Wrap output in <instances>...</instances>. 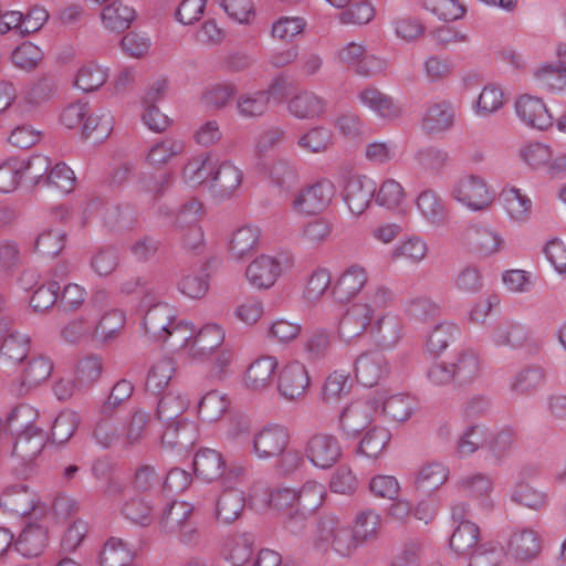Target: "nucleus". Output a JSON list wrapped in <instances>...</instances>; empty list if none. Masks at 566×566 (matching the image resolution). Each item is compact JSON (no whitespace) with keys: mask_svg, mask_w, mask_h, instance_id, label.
<instances>
[{"mask_svg":"<svg viewBox=\"0 0 566 566\" xmlns=\"http://www.w3.org/2000/svg\"><path fill=\"white\" fill-rule=\"evenodd\" d=\"M395 301L394 292L386 285L370 287L363 302L354 303L339 322L338 333L345 340L363 335L365 326Z\"/></svg>","mask_w":566,"mask_h":566,"instance_id":"f257e3e1","label":"nucleus"},{"mask_svg":"<svg viewBox=\"0 0 566 566\" xmlns=\"http://www.w3.org/2000/svg\"><path fill=\"white\" fill-rule=\"evenodd\" d=\"M143 325L145 333L155 342H166L170 336L178 337L188 331V324L176 322L175 310L167 303L159 301L148 304Z\"/></svg>","mask_w":566,"mask_h":566,"instance_id":"f03ea898","label":"nucleus"},{"mask_svg":"<svg viewBox=\"0 0 566 566\" xmlns=\"http://www.w3.org/2000/svg\"><path fill=\"white\" fill-rule=\"evenodd\" d=\"M188 329L192 332V328ZM184 340L182 349L193 360L205 361L221 347L224 342V332L217 324H207L196 334L186 335L182 332L179 336Z\"/></svg>","mask_w":566,"mask_h":566,"instance_id":"7ed1b4c3","label":"nucleus"},{"mask_svg":"<svg viewBox=\"0 0 566 566\" xmlns=\"http://www.w3.org/2000/svg\"><path fill=\"white\" fill-rule=\"evenodd\" d=\"M335 196L332 181L321 179L313 185L302 188L292 200V209L298 214H317L323 212Z\"/></svg>","mask_w":566,"mask_h":566,"instance_id":"20e7f679","label":"nucleus"},{"mask_svg":"<svg viewBox=\"0 0 566 566\" xmlns=\"http://www.w3.org/2000/svg\"><path fill=\"white\" fill-rule=\"evenodd\" d=\"M290 443L289 429L279 423H268L253 434L252 452L266 460L280 457Z\"/></svg>","mask_w":566,"mask_h":566,"instance_id":"39448f33","label":"nucleus"},{"mask_svg":"<svg viewBox=\"0 0 566 566\" xmlns=\"http://www.w3.org/2000/svg\"><path fill=\"white\" fill-rule=\"evenodd\" d=\"M0 507L10 514L19 516H35L44 513L38 495L25 484L7 486L0 495Z\"/></svg>","mask_w":566,"mask_h":566,"instance_id":"423d86ee","label":"nucleus"},{"mask_svg":"<svg viewBox=\"0 0 566 566\" xmlns=\"http://www.w3.org/2000/svg\"><path fill=\"white\" fill-rule=\"evenodd\" d=\"M304 454L314 467L326 470L338 462L342 447L335 436L317 432L307 440Z\"/></svg>","mask_w":566,"mask_h":566,"instance_id":"0eeeda50","label":"nucleus"},{"mask_svg":"<svg viewBox=\"0 0 566 566\" xmlns=\"http://www.w3.org/2000/svg\"><path fill=\"white\" fill-rule=\"evenodd\" d=\"M451 197L472 210H482L493 200L486 182L479 176H465L452 188Z\"/></svg>","mask_w":566,"mask_h":566,"instance_id":"6e6552de","label":"nucleus"},{"mask_svg":"<svg viewBox=\"0 0 566 566\" xmlns=\"http://www.w3.org/2000/svg\"><path fill=\"white\" fill-rule=\"evenodd\" d=\"M318 534L322 541L331 542L332 548L342 556H349L361 544L353 528L340 525L332 516L319 521Z\"/></svg>","mask_w":566,"mask_h":566,"instance_id":"1a4fd4ad","label":"nucleus"},{"mask_svg":"<svg viewBox=\"0 0 566 566\" xmlns=\"http://www.w3.org/2000/svg\"><path fill=\"white\" fill-rule=\"evenodd\" d=\"M402 325L400 319L390 314H379L365 326L364 333L377 347L389 349L401 338Z\"/></svg>","mask_w":566,"mask_h":566,"instance_id":"9d476101","label":"nucleus"},{"mask_svg":"<svg viewBox=\"0 0 566 566\" xmlns=\"http://www.w3.org/2000/svg\"><path fill=\"white\" fill-rule=\"evenodd\" d=\"M306 367L300 361L285 365L279 374L277 390L289 401L303 398L310 387Z\"/></svg>","mask_w":566,"mask_h":566,"instance_id":"9b49d317","label":"nucleus"},{"mask_svg":"<svg viewBox=\"0 0 566 566\" xmlns=\"http://www.w3.org/2000/svg\"><path fill=\"white\" fill-rule=\"evenodd\" d=\"M45 441L46 434L41 428L27 424L14 441L12 457L17 459L19 464L29 467L41 454Z\"/></svg>","mask_w":566,"mask_h":566,"instance_id":"f8f14e48","label":"nucleus"},{"mask_svg":"<svg viewBox=\"0 0 566 566\" xmlns=\"http://www.w3.org/2000/svg\"><path fill=\"white\" fill-rule=\"evenodd\" d=\"M375 193L374 180L361 175H350L345 182L343 198L350 212L360 216L369 207Z\"/></svg>","mask_w":566,"mask_h":566,"instance_id":"ddd939ff","label":"nucleus"},{"mask_svg":"<svg viewBox=\"0 0 566 566\" xmlns=\"http://www.w3.org/2000/svg\"><path fill=\"white\" fill-rule=\"evenodd\" d=\"M542 552V538L531 527L514 530L507 543V554L515 560L526 563L535 559Z\"/></svg>","mask_w":566,"mask_h":566,"instance_id":"4468645a","label":"nucleus"},{"mask_svg":"<svg viewBox=\"0 0 566 566\" xmlns=\"http://www.w3.org/2000/svg\"><path fill=\"white\" fill-rule=\"evenodd\" d=\"M462 241L471 252L481 256L496 253L503 243L497 232L480 224L468 227L462 234Z\"/></svg>","mask_w":566,"mask_h":566,"instance_id":"2eb2a0df","label":"nucleus"},{"mask_svg":"<svg viewBox=\"0 0 566 566\" xmlns=\"http://www.w3.org/2000/svg\"><path fill=\"white\" fill-rule=\"evenodd\" d=\"M515 111L521 120L531 127L544 130L553 125V116L539 97L522 95L515 103Z\"/></svg>","mask_w":566,"mask_h":566,"instance_id":"dca6fc26","label":"nucleus"},{"mask_svg":"<svg viewBox=\"0 0 566 566\" xmlns=\"http://www.w3.org/2000/svg\"><path fill=\"white\" fill-rule=\"evenodd\" d=\"M387 373L388 361L381 352L364 353L356 359L355 375L365 387L377 385Z\"/></svg>","mask_w":566,"mask_h":566,"instance_id":"f3484780","label":"nucleus"},{"mask_svg":"<svg viewBox=\"0 0 566 566\" xmlns=\"http://www.w3.org/2000/svg\"><path fill=\"white\" fill-rule=\"evenodd\" d=\"M93 437L103 448L122 447L124 448V423L114 417V411L103 412L95 422Z\"/></svg>","mask_w":566,"mask_h":566,"instance_id":"a211bd4d","label":"nucleus"},{"mask_svg":"<svg viewBox=\"0 0 566 566\" xmlns=\"http://www.w3.org/2000/svg\"><path fill=\"white\" fill-rule=\"evenodd\" d=\"M242 171L231 161L224 160L216 165L211 178V188L214 195L221 199L230 198L241 186Z\"/></svg>","mask_w":566,"mask_h":566,"instance_id":"6ab92c4d","label":"nucleus"},{"mask_svg":"<svg viewBox=\"0 0 566 566\" xmlns=\"http://www.w3.org/2000/svg\"><path fill=\"white\" fill-rule=\"evenodd\" d=\"M358 99L379 117L394 120L401 116L402 109L395 99L379 88L368 86L359 92Z\"/></svg>","mask_w":566,"mask_h":566,"instance_id":"aec40b11","label":"nucleus"},{"mask_svg":"<svg viewBox=\"0 0 566 566\" xmlns=\"http://www.w3.org/2000/svg\"><path fill=\"white\" fill-rule=\"evenodd\" d=\"M367 281V270L359 264H353L337 280L333 289L334 296L339 302H348L360 293Z\"/></svg>","mask_w":566,"mask_h":566,"instance_id":"412c9836","label":"nucleus"},{"mask_svg":"<svg viewBox=\"0 0 566 566\" xmlns=\"http://www.w3.org/2000/svg\"><path fill=\"white\" fill-rule=\"evenodd\" d=\"M280 273V263L274 258L261 255L247 268L245 276L253 286L269 289L275 283Z\"/></svg>","mask_w":566,"mask_h":566,"instance_id":"4be33fe9","label":"nucleus"},{"mask_svg":"<svg viewBox=\"0 0 566 566\" xmlns=\"http://www.w3.org/2000/svg\"><path fill=\"white\" fill-rule=\"evenodd\" d=\"M375 407L368 401H356L340 413V426L347 434L355 436L366 429L370 422Z\"/></svg>","mask_w":566,"mask_h":566,"instance_id":"5701e85b","label":"nucleus"},{"mask_svg":"<svg viewBox=\"0 0 566 566\" xmlns=\"http://www.w3.org/2000/svg\"><path fill=\"white\" fill-rule=\"evenodd\" d=\"M48 544V531L40 524L27 525L14 542V548L22 556L32 558L39 556Z\"/></svg>","mask_w":566,"mask_h":566,"instance_id":"b1692460","label":"nucleus"},{"mask_svg":"<svg viewBox=\"0 0 566 566\" xmlns=\"http://www.w3.org/2000/svg\"><path fill=\"white\" fill-rule=\"evenodd\" d=\"M455 111L451 102L440 101L431 104L422 119V127L429 134H439L454 124Z\"/></svg>","mask_w":566,"mask_h":566,"instance_id":"393cba45","label":"nucleus"},{"mask_svg":"<svg viewBox=\"0 0 566 566\" xmlns=\"http://www.w3.org/2000/svg\"><path fill=\"white\" fill-rule=\"evenodd\" d=\"M279 86L274 82L269 90L241 94L237 99V111L244 118L260 117L269 109L271 96Z\"/></svg>","mask_w":566,"mask_h":566,"instance_id":"a878e982","label":"nucleus"},{"mask_svg":"<svg viewBox=\"0 0 566 566\" xmlns=\"http://www.w3.org/2000/svg\"><path fill=\"white\" fill-rule=\"evenodd\" d=\"M193 469L198 478L211 482L224 474L226 461L220 452L205 448L195 454Z\"/></svg>","mask_w":566,"mask_h":566,"instance_id":"bb28decb","label":"nucleus"},{"mask_svg":"<svg viewBox=\"0 0 566 566\" xmlns=\"http://www.w3.org/2000/svg\"><path fill=\"white\" fill-rule=\"evenodd\" d=\"M103 25L114 32H124L136 18V11L133 7L124 3L122 0H113L106 4L101 13Z\"/></svg>","mask_w":566,"mask_h":566,"instance_id":"cd10ccee","label":"nucleus"},{"mask_svg":"<svg viewBox=\"0 0 566 566\" xmlns=\"http://www.w3.org/2000/svg\"><path fill=\"white\" fill-rule=\"evenodd\" d=\"M277 361L272 356H264L254 360L245 373V385L254 391H262L270 387Z\"/></svg>","mask_w":566,"mask_h":566,"instance_id":"c85d7f7f","label":"nucleus"},{"mask_svg":"<svg viewBox=\"0 0 566 566\" xmlns=\"http://www.w3.org/2000/svg\"><path fill=\"white\" fill-rule=\"evenodd\" d=\"M528 338L527 329L516 322H501L493 327L491 339L495 346L516 349Z\"/></svg>","mask_w":566,"mask_h":566,"instance_id":"c756f323","label":"nucleus"},{"mask_svg":"<svg viewBox=\"0 0 566 566\" xmlns=\"http://www.w3.org/2000/svg\"><path fill=\"white\" fill-rule=\"evenodd\" d=\"M536 85L547 92L566 90V64L562 61L553 64L545 63L534 71Z\"/></svg>","mask_w":566,"mask_h":566,"instance_id":"7c9ffc66","label":"nucleus"},{"mask_svg":"<svg viewBox=\"0 0 566 566\" xmlns=\"http://www.w3.org/2000/svg\"><path fill=\"white\" fill-rule=\"evenodd\" d=\"M333 343L334 336L332 332L317 328L304 339L302 345L303 354L308 361L316 363L323 360L332 353Z\"/></svg>","mask_w":566,"mask_h":566,"instance_id":"2f4dec72","label":"nucleus"},{"mask_svg":"<svg viewBox=\"0 0 566 566\" xmlns=\"http://www.w3.org/2000/svg\"><path fill=\"white\" fill-rule=\"evenodd\" d=\"M53 370V363L45 356H34L29 359L23 374L19 394H27L30 389L45 381Z\"/></svg>","mask_w":566,"mask_h":566,"instance_id":"473e14b6","label":"nucleus"},{"mask_svg":"<svg viewBox=\"0 0 566 566\" xmlns=\"http://www.w3.org/2000/svg\"><path fill=\"white\" fill-rule=\"evenodd\" d=\"M324 99L308 91L298 93L289 102L290 113L300 119L319 117L324 113Z\"/></svg>","mask_w":566,"mask_h":566,"instance_id":"72a5a7b5","label":"nucleus"},{"mask_svg":"<svg viewBox=\"0 0 566 566\" xmlns=\"http://www.w3.org/2000/svg\"><path fill=\"white\" fill-rule=\"evenodd\" d=\"M417 208L431 224L440 227L447 223L448 211L441 198L433 190L428 189L419 193Z\"/></svg>","mask_w":566,"mask_h":566,"instance_id":"f704fd0d","label":"nucleus"},{"mask_svg":"<svg viewBox=\"0 0 566 566\" xmlns=\"http://www.w3.org/2000/svg\"><path fill=\"white\" fill-rule=\"evenodd\" d=\"M449 476L448 469L441 463H428L422 465L413 474V485L417 490L430 493L446 483Z\"/></svg>","mask_w":566,"mask_h":566,"instance_id":"c9c22d12","label":"nucleus"},{"mask_svg":"<svg viewBox=\"0 0 566 566\" xmlns=\"http://www.w3.org/2000/svg\"><path fill=\"white\" fill-rule=\"evenodd\" d=\"M243 507V492L238 489H228L217 501L216 516L220 522L230 524L241 515Z\"/></svg>","mask_w":566,"mask_h":566,"instance_id":"e433bc0d","label":"nucleus"},{"mask_svg":"<svg viewBox=\"0 0 566 566\" xmlns=\"http://www.w3.org/2000/svg\"><path fill=\"white\" fill-rule=\"evenodd\" d=\"M326 495L324 484L313 480L306 481L296 489V509L312 515L323 505Z\"/></svg>","mask_w":566,"mask_h":566,"instance_id":"4c0bfd02","label":"nucleus"},{"mask_svg":"<svg viewBox=\"0 0 566 566\" xmlns=\"http://www.w3.org/2000/svg\"><path fill=\"white\" fill-rule=\"evenodd\" d=\"M176 373V363L172 358L163 357L150 366L147 378L146 389L154 394L163 391L171 381Z\"/></svg>","mask_w":566,"mask_h":566,"instance_id":"58836bf2","label":"nucleus"},{"mask_svg":"<svg viewBox=\"0 0 566 566\" xmlns=\"http://www.w3.org/2000/svg\"><path fill=\"white\" fill-rule=\"evenodd\" d=\"M134 553L127 543L117 537H111L99 554V566H128L132 565Z\"/></svg>","mask_w":566,"mask_h":566,"instance_id":"ea45409f","label":"nucleus"},{"mask_svg":"<svg viewBox=\"0 0 566 566\" xmlns=\"http://www.w3.org/2000/svg\"><path fill=\"white\" fill-rule=\"evenodd\" d=\"M480 528L475 523H460L450 537V547L458 555H470L478 545Z\"/></svg>","mask_w":566,"mask_h":566,"instance_id":"a19ab883","label":"nucleus"},{"mask_svg":"<svg viewBox=\"0 0 566 566\" xmlns=\"http://www.w3.org/2000/svg\"><path fill=\"white\" fill-rule=\"evenodd\" d=\"M216 165V160L211 154H201L191 158L186 164L182 177L188 184L201 185L209 179L211 180Z\"/></svg>","mask_w":566,"mask_h":566,"instance_id":"79ce46f5","label":"nucleus"},{"mask_svg":"<svg viewBox=\"0 0 566 566\" xmlns=\"http://www.w3.org/2000/svg\"><path fill=\"white\" fill-rule=\"evenodd\" d=\"M188 409V402L185 398L171 392L163 396L157 405L155 419L160 423L184 421V413Z\"/></svg>","mask_w":566,"mask_h":566,"instance_id":"37998d69","label":"nucleus"},{"mask_svg":"<svg viewBox=\"0 0 566 566\" xmlns=\"http://www.w3.org/2000/svg\"><path fill=\"white\" fill-rule=\"evenodd\" d=\"M450 365L454 384L459 386L472 382L480 374V360L472 350L461 352Z\"/></svg>","mask_w":566,"mask_h":566,"instance_id":"c03bdc74","label":"nucleus"},{"mask_svg":"<svg viewBox=\"0 0 566 566\" xmlns=\"http://www.w3.org/2000/svg\"><path fill=\"white\" fill-rule=\"evenodd\" d=\"M118 290L125 295L142 294V304L144 306L151 304L158 298L156 286L146 274H138L123 279L119 283Z\"/></svg>","mask_w":566,"mask_h":566,"instance_id":"a18cd8bd","label":"nucleus"},{"mask_svg":"<svg viewBox=\"0 0 566 566\" xmlns=\"http://www.w3.org/2000/svg\"><path fill=\"white\" fill-rule=\"evenodd\" d=\"M260 231L254 227H243L238 229L229 242V252L235 260L244 259L256 248Z\"/></svg>","mask_w":566,"mask_h":566,"instance_id":"49530a36","label":"nucleus"},{"mask_svg":"<svg viewBox=\"0 0 566 566\" xmlns=\"http://www.w3.org/2000/svg\"><path fill=\"white\" fill-rule=\"evenodd\" d=\"M333 145V133L324 126H315L297 138V146L310 154L327 151Z\"/></svg>","mask_w":566,"mask_h":566,"instance_id":"de8ad7c7","label":"nucleus"},{"mask_svg":"<svg viewBox=\"0 0 566 566\" xmlns=\"http://www.w3.org/2000/svg\"><path fill=\"white\" fill-rule=\"evenodd\" d=\"M238 86L233 82H218L209 85L201 95V102L210 108L222 109L233 99Z\"/></svg>","mask_w":566,"mask_h":566,"instance_id":"09e8293b","label":"nucleus"},{"mask_svg":"<svg viewBox=\"0 0 566 566\" xmlns=\"http://www.w3.org/2000/svg\"><path fill=\"white\" fill-rule=\"evenodd\" d=\"M185 151V143L176 138H165L156 142L149 149L147 160L151 166L168 164L172 158Z\"/></svg>","mask_w":566,"mask_h":566,"instance_id":"8fccbe9b","label":"nucleus"},{"mask_svg":"<svg viewBox=\"0 0 566 566\" xmlns=\"http://www.w3.org/2000/svg\"><path fill=\"white\" fill-rule=\"evenodd\" d=\"M153 504L147 495H136L130 497L122 507V514L133 523L140 526H148L151 524Z\"/></svg>","mask_w":566,"mask_h":566,"instance_id":"3c124183","label":"nucleus"},{"mask_svg":"<svg viewBox=\"0 0 566 566\" xmlns=\"http://www.w3.org/2000/svg\"><path fill=\"white\" fill-rule=\"evenodd\" d=\"M161 443L170 449L187 448L192 441V426L187 420L161 423Z\"/></svg>","mask_w":566,"mask_h":566,"instance_id":"603ef678","label":"nucleus"},{"mask_svg":"<svg viewBox=\"0 0 566 566\" xmlns=\"http://www.w3.org/2000/svg\"><path fill=\"white\" fill-rule=\"evenodd\" d=\"M229 399L217 390L207 392L199 401L198 413L203 421L219 420L229 408Z\"/></svg>","mask_w":566,"mask_h":566,"instance_id":"864d4df0","label":"nucleus"},{"mask_svg":"<svg viewBox=\"0 0 566 566\" xmlns=\"http://www.w3.org/2000/svg\"><path fill=\"white\" fill-rule=\"evenodd\" d=\"M192 511L193 506L186 502H172L164 510L160 525L167 533H177V530L190 520Z\"/></svg>","mask_w":566,"mask_h":566,"instance_id":"5fc2aeb1","label":"nucleus"},{"mask_svg":"<svg viewBox=\"0 0 566 566\" xmlns=\"http://www.w3.org/2000/svg\"><path fill=\"white\" fill-rule=\"evenodd\" d=\"M379 527L380 515L371 509H366L357 513L353 530L363 544L376 539Z\"/></svg>","mask_w":566,"mask_h":566,"instance_id":"6e6d98bb","label":"nucleus"},{"mask_svg":"<svg viewBox=\"0 0 566 566\" xmlns=\"http://www.w3.org/2000/svg\"><path fill=\"white\" fill-rule=\"evenodd\" d=\"M504 207L512 219L521 221L525 220L532 209L531 199L523 195L517 188L504 189L501 193Z\"/></svg>","mask_w":566,"mask_h":566,"instance_id":"4d7b16f0","label":"nucleus"},{"mask_svg":"<svg viewBox=\"0 0 566 566\" xmlns=\"http://www.w3.org/2000/svg\"><path fill=\"white\" fill-rule=\"evenodd\" d=\"M516 442V432L512 428L505 427L490 436L486 441L491 457L495 462H501L512 451Z\"/></svg>","mask_w":566,"mask_h":566,"instance_id":"13d9d810","label":"nucleus"},{"mask_svg":"<svg viewBox=\"0 0 566 566\" xmlns=\"http://www.w3.org/2000/svg\"><path fill=\"white\" fill-rule=\"evenodd\" d=\"M66 234L60 229H46L39 233L34 250L46 256H56L65 247Z\"/></svg>","mask_w":566,"mask_h":566,"instance_id":"bf43d9fd","label":"nucleus"},{"mask_svg":"<svg viewBox=\"0 0 566 566\" xmlns=\"http://www.w3.org/2000/svg\"><path fill=\"white\" fill-rule=\"evenodd\" d=\"M390 440V432L382 427L369 429L359 443V452L368 458H377Z\"/></svg>","mask_w":566,"mask_h":566,"instance_id":"052dcab7","label":"nucleus"},{"mask_svg":"<svg viewBox=\"0 0 566 566\" xmlns=\"http://www.w3.org/2000/svg\"><path fill=\"white\" fill-rule=\"evenodd\" d=\"M269 177L271 181L283 190H290L298 182L296 167L286 159H277L270 168Z\"/></svg>","mask_w":566,"mask_h":566,"instance_id":"680f3d73","label":"nucleus"},{"mask_svg":"<svg viewBox=\"0 0 566 566\" xmlns=\"http://www.w3.org/2000/svg\"><path fill=\"white\" fill-rule=\"evenodd\" d=\"M102 373L103 363L99 357L91 355L81 359L75 371V381L77 387H91L101 378Z\"/></svg>","mask_w":566,"mask_h":566,"instance_id":"e2e57ef3","label":"nucleus"},{"mask_svg":"<svg viewBox=\"0 0 566 566\" xmlns=\"http://www.w3.org/2000/svg\"><path fill=\"white\" fill-rule=\"evenodd\" d=\"M126 314L122 310L107 312L98 323H94V335L103 340L112 339L125 326Z\"/></svg>","mask_w":566,"mask_h":566,"instance_id":"0e129e2a","label":"nucleus"},{"mask_svg":"<svg viewBox=\"0 0 566 566\" xmlns=\"http://www.w3.org/2000/svg\"><path fill=\"white\" fill-rule=\"evenodd\" d=\"M78 416L73 410H63L55 418L51 428V438L54 443H65L74 434L77 424Z\"/></svg>","mask_w":566,"mask_h":566,"instance_id":"69168bd1","label":"nucleus"},{"mask_svg":"<svg viewBox=\"0 0 566 566\" xmlns=\"http://www.w3.org/2000/svg\"><path fill=\"white\" fill-rule=\"evenodd\" d=\"M107 80V72L94 63L82 66L75 76L74 84L83 92H93L99 88Z\"/></svg>","mask_w":566,"mask_h":566,"instance_id":"338daca9","label":"nucleus"},{"mask_svg":"<svg viewBox=\"0 0 566 566\" xmlns=\"http://www.w3.org/2000/svg\"><path fill=\"white\" fill-rule=\"evenodd\" d=\"M458 327L453 323L444 322L436 325L427 338V349L438 355L443 352L458 334Z\"/></svg>","mask_w":566,"mask_h":566,"instance_id":"774afa93","label":"nucleus"}]
</instances>
